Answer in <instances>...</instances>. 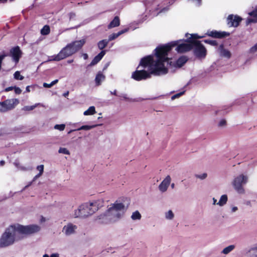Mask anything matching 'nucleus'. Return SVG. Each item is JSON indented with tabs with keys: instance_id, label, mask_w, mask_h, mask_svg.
<instances>
[{
	"instance_id": "19",
	"label": "nucleus",
	"mask_w": 257,
	"mask_h": 257,
	"mask_svg": "<svg viewBox=\"0 0 257 257\" xmlns=\"http://www.w3.org/2000/svg\"><path fill=\"white\" fill-rule=\"evenodd\" d=\"M105 54V51H101L97 55H96L92 60L90 64V66H93L97 64L102 58Z\"/></svg>"
},
{
	"instance_id": "42",
	"label": "nucleus",
	"mask_w": 257,
	"mask_h": 257,
	"mask_svg": "<svg viewBox=\"0 0 257 257\" xmlns=\"http://www.w3.org/2000/svg\"><path fill=\"white\" fill-rule=\"evenodd\" d=\"M204 42L206 43H208L211 45H213V46H215L217 44L216 42L215 41H213V40H206L204 41Z\"/></svg>"
},
{
	"instance_id": "55",
	"label": "nucleus",
	"mask_w": 257,
	"mask_h": 257,
	"mask_svg": "<svg viewBox=\"0 0 257 257\" xmlns=\"http://www.w3.org/2000/svg\"><path fill=\"white\" fill-rule=\"evenodd\" d=\"M83 57L84 59H87L88 58V55L86 53L83 54Z\"/></svg>"
},
{
	"instance_id": "11",
	"label": "nucleus",
	"mask_w": 257,
	"mask_h": 257,
	"mask_svg": "<svg viewBox=\"0 0 257 257\" xmlns=\"http://www.w3.org/2000/svg\"><path fill=\"white\" fill-rule=\"evenodd\" d=\"M19 103V100L17 98L7 99L3 101L5 112L14 109Z\"/></svg>"
},
{
	"instance_id": "5",
	"label": "nucleus",
	"mask_w": 257,
	"mask_h": 257,
	"mask_svg": "<svg viewBox=\"0 0 257 257\" xmlns=\"http://www.w3.org/2000/svg\"><path fill=\"white\" fill-rule=\"evenodd\" d=\"M190 36L189 39H194L192 40V49L194 50V55L198 58H204L207 54L206 49L200 41L196 40L203 38L204 36H199L196 34H191Z\"/></svg>"
},
{
	"instance_id": "24",
	"label": "nucleus",
	"mask_w": 257,
	"mask_h": 257,
	"mask_svg": "<svg viewBox=\"0 0 257 257\" xmlns=\"http://www.w3.org/2000/svg\"><path fill=\"white\" fill-rule=\"evenodd\" d=\"M105 79V76L101 73H98L95 77V81L97 85H99L101 82L103 81Z\"/></svg>"
},
{
	"instance_id": "31",
	"label": "nucleus",
	"mask_w": 257,
	"mask_h": 257,
	"mask_svg": "<svg viewBox=\"0 0 257 257\" xmlns=\"http://www.w3.org/2000/svg\"><path fill=\"white\" fill-rule=\"evenodd\" d=\"M142 215L138 211L133 212L131 215V218L133 220H139L141 219Z\"/></svg>"
},
{
	"instance_id": "54",
	"label": "nucleus",
	"mask_w": 257,
	"mask_h": 257,
	"mask_svg": "<svg viewBox=\"0 0 257 257\" xmlns=\"http://www.w3.org/2000/svg\"><path fill=\"white\" fill-rule=\"evenodd\" d=\"M213 204L217 205V200L215 198H213Z\"/></svg>"
},
{
	"instance_id": "48",
	"label": "nucleus",
	"mask_w": 257,
	"mask_h": 257,
	"mask_svg": "<svg viewBox=\"0 0 257 257\" xmlns=\"http://www.w3.org/2000/svg\"><path fill=\"white\" fill-rule=\"evenodd\" d=\"M226 124V121L225 120H221L219 123V126H223Z\"/></svg>"
},
{
	"instance_id": "39",
	"label": "nucleus",
	"mask_w": 257,
	"mask_h": 257,
	"mask_svg": "<svg viewBox=\"0 0 257 257\" xmlns=\"http://www.w3.org/2000/svg\"><path fill=\"white\" fill-rule=\"evenodd\" d=\"M118 37V35L117 33H113V34H111L110 35H109V36L108 37V39L107 40L109 42L110 41H112V40L116 39Z\"/></svg>"
},
{
	"instance_id": "45",
	"label": "nucleus",
	"mask_w": 257,
	"mask_h": 257,
	"mask_svg": "<svg viewBox=\"0 0 257 257\" xmlns=\"http://www.w3.org/2000/svg\"><path fill=\"white\" fill-rule=\"evenodd\" d=\"M7 55L5 54L0 55V70H1V65L3 59L6 57Z\"/></svg>"
},
{
	"instance_id": "40",
	"label": "nucleus",
	"mask_w": 257,
	"mask_h": 257,
	"mask_svg": "<svg viewBox=\"0 0 257 257\" xmlns=\"http://www.w3.org/2000/svg\"><path fill=\"white\" fill-rule=\"evenodd\" d=\"M185 92V91H182L180 93H177L174 95H173L172 97H171V99L172 100H174L176 98H179V97H180L181 95H182Z\"/></svg>"
},
{
	"instance_id": "50",
	"label": "nucleus",
	"mask_w": 257,
	"mask_h": 257,
	"mask_svg": "<svg viewBox=\"0 0 257 257\" xmlns=\"http://www.w3.org/2000/svg\"><path fill=\"white\" fill-rule=\"evenodd\" d=\"M13 89H14V87L11 86L6 88L5 90V91L8 92L12 90Z\"/></svg>"
},
{
	"instance_id": "51",
	"label": "nucleus",
	"mask_w": 257,
	"mask_h": 257,
	"mask_svg": "<svg viewBox=\"0 0 257 257\" xmlns=\"http://www.w3.org/2000/svg\"><path fill=\"white\" fill-rule=\"evenodd\" d=\"M50 257H59V254L58 253H52Z\"/></svg>"
},
{
	"instance_id": "41",
	"label": "nucleus",
	"mask_w": 257,
	"mask_h": 257,
	"mask_svg": "<svg viewBox=\"0 0 257 257\" xmlns=\"http://www.w3.org/2000/svg\"><path fill=\"white\" fill-rule=\"evenodd\" d=\"M37 170L39 172V174L42 175L44 172V165H40L38 166L37 167Z\"/></svg>"
},
{
	"instance_id": "33",
	"label": "nucleus",
	"mask_w": 257,
	"mask_h": 257,
	"mask_svg": "<svg viewBox=\"0 0 257 257\" xmlns=\"http://www.w3.org/2000/svg\"><path fill=\"white\" fill-rule=\"evenodd\" d=\"M195 177L197 179L203 180L205 179L207 177V174L206 173H203L201 174H195Z\"/></svg>"
},
{
	"instance_id": "27",
	"label": "nucleus",
	"mask_w": 257,
	"mask_h": 257,
	"mask_svg": "<svg viewBox=\"0 0 257 257\" xmlns=\"http://www.w3.org/2000/svg\"><path fill=\"white\" fill-rule=\"evenodd\" d=\"M100 124H93V125H82L81 127H80L79 128H77L76 130L77 131H80V130H85V131H88V130H90L92 128H93L98 125H99Z\"/></svg>"
},
{
	"instance_id": "18",
	"label": "nucleus",
	"mask_w": 257,
	"mask_h": 257,
	"mask_svg": "<svg viewBox=\"0 0 257 257\" xmlns=\"http://www.w3.org/2000/svg\"><path fill=\"white\" fill-rule=\"evenodd\" d=\"M220 55L222 57L229 59L231 57V54L229 51L225 49L222 45H220L219 47Z\"/></svg>"
},
{
	"instance_id": "53",
	"label": "nucleus",
	"mask_w": 257,
	"mask_h": 257,
	"mask_svg": "<svg viewBox=\"0 0 257 257\" xmlns=\"http://www.w3.org/2000/svg\"><path fill=\"white\" fill-rule=\"evenodd\" d=\"M42 175L40 174H37V175H36L34 178H33V181H34L35 180H36L37 178H39L40 176H41Z\"/></svg>"
},
{
	"instance_id": "35",
	"label": "nucleus",
	"mask_w": 257,
	"mask_h": 257,
	"mask_svg": "<svg viewBox=\"0 0 257 257\" xmlns=\"http://www.w3.org/2000/svg\"><path fill=\"white\" fill-rule=\"evenodd\" d=\"M15 79L17 80H22L24 79V76L20 74V72L18 71L15 72L14 74Z\"/></svg>"
},
{
	"instance_id": "21",
	"label": "nucleus",
	"mask_w": 257,
	"mask_h": 257,
	"mask_svg": "<svg viewBox=\"0 0 257 257\" xmlns=\"http://www.w3.org/2000/svg\"><path fill=\"white\" fill-rule=\"evenodd\" d=\"M249 15L252 16L253 18H248L246 20L247 24H250L251 23L257 22V9L252 12L249 13Z\"/></svg>"
},
{
	"instance_id": "4",
	"label": "nucleus",
	"mask_w": 257,
	"mask_h": 257,
	"mask_svg": "<svg viewBox=\"0 0 257 257\" xmlns=\"http://www.w3.org/2000/svg\"><path fill=\"white\" fill-rule=\"evenodd\" d=\"M22 239L17 224L7 227L0 236V248H6L13 245Z\"/></svg>"
},
{
	"instance_id": "52",
	"label": "nucleus",
	"mask_w": 257,
	"mask_h": 257,
	"mask_svg": "<svg viewBox=\"0 0 257 257\" xmlns=\"http://www.w3.org/2000/svg\"><path fill=\"white\" fill-rule=\"evenodd\" d=\"M238 208L236 206H233L231 208V211L232 212H235V211H236L237 210Z\"/></svg>"
},
{
	"instance_id": "12",
	"label": "nucleus",
	"mask_w": 257,
	"mask_h": 257,
	"mask_svg": "<svg viewBox=\"0 0 257 257\" xmlns=\"http://www.w3.org/2000/svg\"><path fill=\"white\" fill-rule=\"evenodd\" d=\"M241 20V18L237 16L230 15L227 19V25L230 27H236L238 26Z\"/></svg>"
},
{
	"instance_id": "60",
	"label": "nucleus",
	"mask_w": 257,
	"mask_h": 257,
	"mask_svg": "<svg viewBox=\"0 0 257 257\" xmlns=\"http://www.w3.org/2000/svg\"><path fill=\"white\" fill-rule=\"evenodd\" d=\"M68 95H69V91H67V92H66L65 93H64L63 94V96H64V97H66V96H67Z\"/></svg>"
},
{
	"instance_id": "64",
	"label": "nucleus",
	"mask_w": 257,
	"mask_h": 257,
	"mask_svg": "<svg viewBox=\"0 0 257 257\" xmlns=\"http://www.w3.org/2000/svg\"><path fill=\"white\" fill-rule=\"evenodd\" d=\"M43 257H50V256H49L47 254H45L43 255Z\"/></svg>"
},
{
	"instance_id": "1",
	"label": "nucleus",
	"mask_w": 257,
	"mask_h": 257,
	"mask_svg": "<svg viewBox=\"0 0 257 257\" xmlns=\"http://www.w3.org/2000/svg\"><path fill=\"white\" fill-rule=\"evenodd\" d=\"M171 45L162 46L155 49L157 60H153L150 55L142 59L140 65L148 68L150 72L145 70H136L132 73V77L136 80L140 81L151 77V75H161L168 73V69L172 66V62L168 58V53Z\"/></svg>"
},
{
	"instance_id": "17",
	"label": "nucleus",
	"mask_w": 257,
	"mask_h": 257,
	"mask_svg": "<svg viewBox=\"0 0 257 257\" xmlns=\"http://www.w3.org/2000/svg\"><path fill=\"white\" fill-rule=\"evenodd\" d=\"M245 255L247 257H257V245L246 250Z\"/></svg>"
},
{
	"instance_id": "36",
	"label": "nucleus",
	"mask_w": 257,
	"mask_h": 257,
	"mask_svg": "<svg viewBox=\"0 0 257 257\" xmlns=\"http://www.w3.org/2000/svg\"><path fill=\"white\" fill-rule=\"evenodd\" d=\"M58 152L60 154H63L65 155H70V152L68 149L65 148H60Z\"/></svg>"
},
{
	"instance_id": "8",
	"label": "nucleus",
	"mask_w": 257,
	"mask_h": 257,
	"mask_svg": "<svg viewBox=\"0 0 257 257\" xmlns=\"http://www.w3.org/2000/svg\"><path fill=\"white\" fill-rule=\"evenodd\" d=\"M179 42V41H178L172 42L171 43H169L165 46L171 45L170 48V49H171L173 47L178 45L176 48V50L179 53H184L192 49V40L190 42H185L184 43L178 44ZM170 50H171L169 51Z\"/></svg>"
},
{
	"instance_id": "20",
	"label": "nucleus",
	"mask_w": 257,
	"mask_h": 257,
	"mask_svg": "<svg viewBox=\"0 0 257 257\" xmlns=\"http://www.w3.org/2000/svg\"><path fill=\"white\" fill-rule=\"evenodd\" d=\"M187 61V58L185 56H182L179 58L175 64L174 66L175 67L180 68L182 67Z\"/></svg>"
},
{
	"instance_id": "13",
	"label": "nucleus",
	"mask_w": 257,
	"mask_h": 257,
	"mask_svg": "<svg viewBox=\"0 0 257 257\" xmlns=\"http://www.w3.org/2000/svg\"><path fill=\"white\" fill-rule=\"evenodd\" d=\"M85 43V40L84 39H82L79 41H74L68 45L69 46L73 53L75 54L82 47Z\"/></svg>"
},
{
	"instance_id": "16",
	"label": "nucleus",
	"mask_w": 257,
	"mask_h": 257,
	"mask_svg": "<svg viewBox=\"0 0 257 257\" xmlns=\"http://www.w3.org/2000/svg\"><path fill=\"white\" fill-rule=\"evenodd\" d=\"M208 35L212 37L220 38L228 36H229V34L224 32L220 33L215 31L208 32Z\"/></svg>"
},
{
	"instance_id": "9",
	"label": "nucleus",
	"mask_w": 257,
	"mask_h": 257,
	"mask_svg": "<svg viewBox=\"0 0 257 257\" xmlns=\"http://www.w3.org/2000/svg\"><path fill=\"white\" fill-rule=\"evenodd\" d=\"M74 54L69 46L67 44L59 53L51 57L50 61H59Z\"/></svg>"
},
{
	"instance_id": "14",
	"label": "nucleus",
	"mask_w": 257,
	"mask_h": 257,
	"mask_svg": "<svg viewBox=\"0 0 257 257\" xmlns=\"http://www.w3.org/2000/svg\"><path fill=\"white\" fill-rule=\"evenodd\" d=\"M171 181V178L170 176H167L159 185L158 188L159 191L162 193L166 192L170 184Z\"/></svg>"
},
{
	"instance_id": "46",
	"label": "nucleus",
	"mask_w": 257,
	"mask_h": 257,
	"mask_svg": "<svg viewBox=\"0 0 257 257\" xmlns=\"http://www.w3.org/2000/svg\"><path fill=\"white\" fill-rule=\"evenodd\" d=\"M128 30V29H125L124 30L119 31L118 33H117L118 36H119L121 34L127 32Z\"/></svg>"
},
{
	"instance_id": "62",
	"label": "nucleus",
	"mask_w": 257,
	"mask_h": 257,
	"mask_svg": "<svg viewBox=\"0 0 257 257\" xmlns=\"http://www.w3.org/2000/svg\"><path fill=\"white\" fill-rule=\"evenodd\" d=\"M73 62V59H72V60H68V61H67L68 63H72Z\"/></svg>"
},
{
	"instance_id": "26",
	"label": "nucleus",
	"mask_w": 257,
	"mask_h": 257,
	"mask_svg": "<svg viewBox=\"0 0 257 257\" xmlns=\"http://www.w3.org/2000/svg\"><path fill=\"white\" fill-rule=\"evenodd\" d=\"M235 248V245L233 244L230 245L225 247L221 251V253L224 254H227L232 251Z\"/></svg>"
},
{
	"instance_id": "34",
	"label": "nucleus",
	"mask_w": 257,
	"mask_h": 257,
	"mask_svg": "<svg viewBox=\"0 0 257 257\" xmlns=\"http://www.w3.org/2000/svg\"><path fill=\"white\" fill-rule=\"evenodd\" d=\"M41 34L44 35H47L50 32V28L48 26H45L41 30Z\"/></svg>"
},
{
	"instance_id": "47",
	"label": "nucleus",
	"mask_w": 257,
	"mask_h": 257,
	"mask_svg": "<svg viewBox=\"0 0 257 257\" xmlns=\"http://www.w3.org/2000/svg\"><path fill=\"white\" fill-rule=\"evenodd\" d=\"M0 112H5L3 102H0Z\"/></svg>"
},
{
	"instance_id": "43",
	"label": "nucleus",
	"mask_w": 257,
	"mask_h": 257,
	"mask_svg": "<svg viewBox=\"0 0 257 257\" xmlns=\"http://www.w3.org/2000/svg\"><path fill=\"white\" fill-rule=\"evenodd\" d=\"M14 89L16 94H19L22 92V90L18 87H14Z\"/></svg>"
},
{
	"instance_id": "44",
	"label": "nucleus",
	"mask_w": 257,
	"mask_h": 257,
	"mask_svg": "<svg viewBox=\"0 0 257 257\" xmlns=\"http://www.w3.org/2000/svg\"><path fill=\"white\" fill-rule=\"evenodd\" d=\"M119 96L120 97H122L123 99H124V100H131V99L127 96V94H124H124H121L119 95Z\"/></svg>"
},
{
	"instance_id": "49",
	"label": "nucleus",
	"mask_w": 257,
	"mask_h": 257,
	"mask_svg": "<svg viewBox=\"0 0 257 257\" xmlns=\"http://www.w3.org/2000/svg\"><path fill=\"white\" fill-rule=\"evenodd\" d=\"M43 86L45 88H51V85L45 82L43 83Z\"/></svg>"
},
{
	"instance_id": "7",
	"label": "nucleus",
	"mask_w": 257,
	"mask_h": 257,
	"mask_svg": "<svg viewBox=\"0 0 257 257\" xmlns=\"http://www.w3.org/2000/svg\"><path fill=\"white\" fill-rule=\"evenodd\" d=\"M20 234L22 237V239L25 236L31 235L39 232L41 230L40 226L37 224H30L29 225H23L17 224Z\"/></svg>"
},
{
	"instance_id": "37",
	"label": "nucleus",
	"mask_w": 257,
	"mask_h": 257,
	"mask_svg": "<svg viewBox=\"0 0 257 257\" xmlns=\"http://www.w3.org/2000/svg\"><path fill=\"white\" fill-rule=\"evenodd\" d=\"M65 125L64 124H56L54 126V128L56 130H58L60 131H62L65 129Z\"/></svg>"
},
{
	"instance_id": "25",
	"label": "nucleus",
	"mask_w": 257,
	"mask_h": 257,
	"mask_svg": "<svg viewBox=\"0 0 257 257\" xmlns=\"http://www.w3.org/2000/svg\"><path fill=\"white\" fill-rule=\"evenodd\" d=\"M96 113V111L95 110V107L94 106H90L88 108V109H87L83 112V114L86 116V115H91L94 114Z\"/></svg>"
},
{
	"instance_id": "32",
	"label": "nucleus",
	"mask_w": 257,
	"mask_h": 257,
	"mask_svg": "<svg viewBox=\"0 0 257 257\" xmlns=\"http://www.w3.org/2000/svg\"><path fill=\"white\" fill-rule=\"evenodd\" d=\"M14 165L19 169V170L23 171H26L28 170L27 168L26 167L22 165L19 161H16L14 163Z\"/></svg>"
},
{
	"instance_id": "10",
	"label": "nucleus",
	"mask_w": 257,
	"mask_h": 257,
	"mask_svg": "<svg viewBox=\"0 0 257 257\" xmlns=\"http://www.w3.org/2000/svg\"><path fill=\"white\" fill-rule=\"evenodd\" d=\"M78 227L72 223L69 222L62 228V232L66 236L72 235L76 233Z\"/></svg>"
},
{
	"instance_id": "58",
	"label": "nucleus",
	"mask_w": 257,
	"mask_h": 257,
	"mask_svg": "<svg viewBox=\"0 0 257 257\" xmlns=\"http://www.w3.org/2000/svg\"><path fill=\"white\" fill-rule=\"evenodd\" d=\"M26 90L27 92H30V86H27L26 87Z\"/></svg>"
},
{
	"instance_id": "38",
	"label": "nucleus",
	"mask_w": 257,
	"mask_h": 257,
	"mask_svg": "<svg viewBox=\"0 0 257 257\" xmlns=\"http://www.w3.org/2000/svg\"><path fill=\"white\" fill-rule=\"evenodd\" d=\"M257 51V43L252 47H251L249 50V53H254Z\"/></svg>"
},
{
	"instance_id": "56",
	"label": "nucleus",
	"mask_w": 257,
	"mask_h": 257,
	"mask_svg": "<svg viewBox=\"0 0 257 257\" xmlns=\"http://www.w3.org/2000/svg\"><path fill=\"white\" fill-rule=\"evenodd\" d=\"M74 16H75V14H74L70 13V14H69V18H70V19H72L73 17H74Z\"/></svg>"
},
{
	"instance_id": "3",
	"label": "nucleus",
	"mask_w": 257,
	"mask_h": 257,
	"mask_svg": "<svg viewBox=\"0 0 257 257\" xmlns=\"http://www.w3.org/2000/svg\"><path fill=\"white\" fill-rule=\"evenodd\" d=\"M104 205L102 199L83 203L75 209L73 213L74 218H86L94 214Z\"/></svg>"
},
{
	"instance_id": "59",
	"label": "nucleus",
	"mask_w": 257,
	"mask_h": 257,
	"mask_svg": "<svg viewBox=\"0 0 257 257\" xmlns=\"http://www.w3.org/2000/svg\"><path fill=\"white\" fill-rule=\"evenodd\" d=\"M31 184H32V182H30L28 185L26 186L24 188V189H23V190H22V191H23V190H24L25 189H26L27 187H29V186H30Z\"/></svg>"
},
{
	"instance_id": "57",
	"label": "nucleus",
	"mask_w": 257,
	"mask_h": 257,
	"mask_svg": "<svg viewBox=\"0 0 257 257\" xmlns=\"http://www.w3.org/2000/svg\"><path fill=\"white\" fill-rule=\"evenodd\" d=\"M58 79H55L54 81H52V82L53 84V85L56 84V83H58Z\"/></svg>"
},
{
	"instance_id": "28",
	"label": "nucleus",
	"mask_w": 257,
	"mask_h": 257,
	"mask_svg": "<svg viewBox=\"0 0 257 257\" xmlns=\"http://www.w3.org/2000/svg\"><path fill=\"white\" fill-rule=\"evenodd\" d=\"M40 105L41 106H44L43 104L38 103H36L35 105L32 106H25L23 107L22 110L24 111H31L35 109L37 106Z\"/></svg>"
},
{
	"instance_id": "15",
	"label": "nucleus",
	"mask_w": 257,
	"mask_h": 257,
	"mask_svg": "<svg viewBox=\"0 0 257 257\" xmlns=\"http://www.w3.org/2000/svg\"><path fill=\"white\" fill-rule=\"evenodd\" d=\"M10 54L14 61L16 62V63H17L19 62L22 55V52L19 47L17 46L11 49L10 50Z\"/></svg>"
},
{
	"instance_id": "61",
	"label": "nucleus",
	"mask_w": 257,
	"mask_h": 257,
	"mask_svg": "<svg viewBox=\"0 0 257 257\" xmlns=\"http://www.w3.org/2000/svg\"><path fill=\"white\" fill-rule=\"evenodd\" d=\"M5 163V161H1L0 162V165H1V166H3V165H4Z\"/></svg>"
},
{
	"instance_id": "30",
	"label": "nucleus",
	"mask_w": 257,
	"mask_h": 257,
	"mask_svg": "<svg viewBox=\"0 0 257 257\" xmlns=\"http://www.w3.org/2000/svg\"><path fill=\"white\" fill-rule=\"evenodd\" d=\"M108 42L109 41L106 39L100 41L97 44L98 48L100 50H102L107 45Z\"/></svg>"
},
{
	"instance_id": "29",
	"label": "nucleus",
	"mask_w": 257,
	"mask_h": 257,
	"mask_svg": "<svg viewBox=\"0 0 257 257\" xmlns=\"http://www.w3.org/2000/svg\"><path fill=\"white\" fill-rule=\"evenodd\" d=\"M227 201V196L226 195H223L220 197L219 201L217 202V205L220 206H222L225 205Z\"/></svg>"
},
{
	"instance_id": "22",
	"label": "nucleus",
	"mask_w": 257,
	"mask_h": 257,
	"mask_svg": "<svg viewBox=\"0 0 257 257\" xmlns=\"http://www.w3.org/2000/svg\"><path fill=\"white\" fill-rule=\"evenodd\" d=\"M120 22H119V19L118 17L116 16L114 17L113 20L110 23L109 25L108 26V28L109 29H111L114 27H117L119 25Z\"/></svg>"
},
{
	"instance_id": "6",
	"label": "nucleus",
	"mask_w": 257,
	"mask_h": 257,
	"mask_svg": "<svg viewBox=\"0 0 257 257\" xmlns=\"http://www.w3.org/2000/svg\"><path fill=\"white\" fill-rule=\"evenodd\" d=\"M248 176L243 174H240L234 177L232 184L235 190L240 194H244L245 190L243 185L247 183Z\"/></svg>"
},
{
	"instance_id": "2",
	"label": "nucleus",
	"mask_w": 257,
	"mask_h": 257,
	"mask_svg": "<svg viewBox=\"0 0 257 257\" xmlns=\"http://www.w3.org/2000/svg\"><path fill=\"white\" fill-rule=\"evenodd\" d=\"M126 208L123 203L116 201L108 207L104 213L97 216L96 219L102 223L117 221L122 217Z\"/></svg>"
},
{
	"instance_id": "63",
	"label": "nucleus",
	"mask_w": 257,
	"mask_h": 257,
	"mask_svg": "<svg viewBox=\"0 0 257 257\" xmlns=\"http://www.w3.org/2000/svg\"><path fill=\"white\" fill-rule=\"evenodd\" d=\"M111 93L112 94H114V95H116V90H114L113 92H111Z\"/></svg>"
},
{
	"instance_id": "23",
	"label": "nucleus",
	"mask_w": 257,
	"mask_h": 257,
	"mask_svg": "<svg viewBox=\"0 0 257 257\" xmlns=\"http://www.w3.org/2000/svg\"><path fill=\"white\" fill-rule=\"evenodd\" d=\"M175 216L174 213L171 210H169L164 213V217L166 220H172Z\"/></svg>"
}]
</instances>
